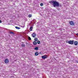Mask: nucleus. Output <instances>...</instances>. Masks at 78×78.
I'll list each match as a JSON object with an SVG mask.
<instances>
[{"instance_id":"nucleus-19","label":"nucleus","mask_w":78,"mask_h":78,"mask_svg":"<svg viewBox=\"0 0 78 78\" xmlns=\"http://www.w3.org/2000/svg\"><path fill=\"white\" fill-rule=\"evenodd\" d=\"M31 17V14H30L29 15V17Z\"/></svg>"},{"instance_id":"nucleus-12","label":"nucleus","mask_w":78,"mask_h":78,"mask_svg":"<svg viewBox=\"0 0 78 78\" xmlns=\"http://www.w3.org/2000/svg\"><path fill=\"white\" fill-rule=\"evenodd\" d=\"M15 28H16V29H18V30H19V29H20V28L18 27H15Z\"/></svg>"},{"instance_id":"nucleus-13","label":"nucleus","mask_w":78,"mask_h":78,"mask_svg":"<svg viewBox=\"0 0 78 78\" xmlns=\"http://www.w3.org/2000/svg\"><path fill=\"white\" fill-rule=\"evenodd\" d=\"M32 29H33V27H30V31H32Z\"/></svg>"},{"instance_id":"nucleus-6","label":"nucleus","mask_w":78,"mask_h":78,"mask_svg":"<svg viewBox=\"0 0 78 78\" xmlns=\"http://www.w3.org/2000/svg\"><path fill=\"white\" fill-rule=\"evenodd\" d=\"M6 63V64H8V62H9V61H8V59H5V61H4Z\"/></svg>"},{"instance_id":"nucleus-9","label":"nucleus","mask_w":78,"mask_h":78,"mask_svg":"<svg viewBox=\"0 0 78 78\" xmlns=\"http://www.w3.org/2000/svg\"><path fill=\"white\" fill-rule=\"evenodd\" d=\"M33 44H34V45H36V44H37V43H36V41H34L33 42Z\"/></svg>"},{"instance_id":"nucleus-21","label":"nucleus","mask_w":78,"mask_h":78,"mask_svg":"<svg viewBox=\"0 0 78 78\" xmlns=\"http://www.w3.org/2000/svg\"><path fill=\"white\" fill-rule=\"evenodd\" d=\"M76 36H78V34H76Z\"/></svg>"},{"instance_id":"nucleus-2","label":"nucleus","mask_w":78,"mask_h":78,"mask_svg":"<svg viewBox=\"0 0 78 78\" xmlns=\"http://www.w3.org/2000/svg\"><path fill=\"white\" fill-rule=\"evenodd\" d=\"M74 42V41H73V40H70L69 41L68 43L69 44H73Z\"/></svg>"},{"instance_id":"nucleus-3","label":"nucleus","mask_w":78,"mask_h":78,"mask_svg":"<svg viewBox=\"0 0 78 78\" xmlns=\"http://www.w3.org/2000/svg\"><path fill=\"white\" fill-rule=\"evenodd\" d=\"M69 23L71 25H72L73 26V25H74V23H73V22L72 21L70 22Z\"/></svg>"},{"instance_id":"nucleus-14","label":"nucleus","mask_w":78,"mask_h":78,"mask_svg":"<svg viewBox=\"0 0 78 78\" xmlns=\"http://www.w3.org/2000/svg\"><path fill=\"white\" fill-rule=\"evenodd\" d=\"M21 46H22V47H25V44H22L21 45Z\"/></svg>"},{"instance_id":"nucleus-15","label":"nucleus","mask_w":78,"mask_h":78,"mask_svg":"<svg viewBox=\"0 0 78 78\" xmlns=\"http://www.w3.org/2000/svg\"><path fill=\"white\" fill-rule=\"evenodd\" d=\"M35 41H37V38H35L34 39Z\"/></svg>"},{"instance_id":"nucleus-5","label":"nucleus","mask_w":78,"mask_h":78,"mask_svg":"<svg viewBox=\"0 0 78 78\" xmlns=\"http://www.w3.org/2000/svg\"><path fill=\"white\" fill-rule=\"evenodd\" d=\"M32 37H36V34L35 33H33V34L32 35Z\"/></svg>"},{"instance_id":"nucleus-7","label":"nucleus","mask_w":78,"mask_h":78,"mask_svg":"<svg viewBox=\"0 0 78 78\" xmlns=\"http://www.w3.org/2000/svg\"><path fill=\"white\" fill-rule=\"evenodd\" d=\"M74 44L75 45H78V42L75 41L74 42Z\"/></svg>"},{"instance_id":"nucleus-11","label":"nucleus","mask_w":78,"mask_h":78,"mask_svg":"<svg viewBox=\"0 0 78 78\" xmlns=\"http://www.w3.org/2000/svg\"><path fill=\"white\" fill-rule=\"evenodd\" d=\"M10 34H14V32H9Z\"/></svg>"},{"instance_id":"nucleus-22","label":"nucleus","mask_w":78,"mask_h":78,"mask_svg":"<svg viewBox=\"0 0 78 78\" xmlns=\"http://www.w3.org/2000/svg\"><path fill=\"white\" fill-rule=\"evenodd\" d=\"M77 63H78V61H77Z\"/></svg>"},{"instance_id":"nucleus-20","label":"nucleus","mask_w":78,"mask_h":78,"mask_svg":"<svg viewBox=\"0 0 78 78\" xmlns=\"http://www.w3.org/2000/svg\"><path fill=\"white\" fill-rule=\"evenodd\" d=\"M2 22L1 21V20H0V23H2Z\"/></svg>"},{"instance_id":"nucleus-18","label":"nucleus","mask_w":78,"mask_h":78,"mask_svg":"<svg viewBox=\"0 0 78 78\" xmlns=\"http://www.w3.org/2000/svg\"><path fill=\"white\" fill-rule=\"evenodd\" d=\"M43 5L44 4L42 3H41L40 4V5H41V6H43Z\"/></svg>"},{"instance_id":"nucleus-16","label":"nucleus","mask_w":78,"mask_h":78,"mask_svg":"<svg viewBox=\"0 0 78 78\" xmlns=\"http://www.w3.org/2000/svg\"><path fill=\"white\" fill-rule=\"evenodd\" d=\"M37 43L38 44H39L41 43V41H37Z\"/></svg>"},{"instance_id":"nucleus-4","label":"nucleus","mask_w":78,"mask_h":78,"mask_svg":"<svg viewBox=\"0 0 78 78\" xmlns=\"http://www.w3.org/2000/svg\"><path fill=\"white\" fill-rule=\"evenodd\" d=\"M42 59H45L47 58V55H44L42 56Z\"/></svg>"},{"instance_id":"nucleus-1","label":"nucleus","mask_w":78,"mask_h":78,"mask_svg":"<svg viewBox=\"0 0 78 78\" xmlns=\"http://www.w3.org/2000/svg\"><path fill=\"white\" fill-rule=\"evenodd\" d=\"M51 3L53 4L54 7H56V6L59 7V4L56 1H51Z\"/></svg>"},{"instance_id":"nucleus-17","label":"nucleus","mask_w":78,"mask_h":78,"mask_svg":"<svg viewBox=\"0 0 78 78\" xmlns=\"http://www.w3.org/2000/svg\"><path fill=\"white\" fill-rule=\"evenodd\" d=\"M28 38L29 39V40H31V38L30 37H28Z\"/></svg>"},{"instance_id":"nucleus-8","label":"nucleus","mask_w":78,"mask_h":78,"mask_svg":"<svg viewBox=\"0 0 78 78\" xmlns=\"http://www.w3.org/2000/svg\"><path fill=\"white\" fill-rule=\"evenodd\" d=\"M34 50H39V48L37 47H36L34 48Z\"/></svg>"},{"instance_id":"nucleus-10","label":"nucleus","mask_w":78,"mask_h":78,"mask_svg":"<svg viewBox=\"0 0 78 78\" xmlns=\"http://www.w3.org/2000/svg\"><path fill=\"white\" fill-rule=\"evenodd\" d=\"M35 55H36V56H37V55H39V53H38V52H36L35 53Z\"/></svg>"}]
</instances>
